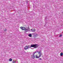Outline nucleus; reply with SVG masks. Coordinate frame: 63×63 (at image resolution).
Masks as SVG:
<instances>
[{"mask_svg": "<svg viewBox=\"0 0 63 63\" xmlns=\"http://www.w3.org/2000/svg\"><path fill=\"white\" fill-rule=\"evenodd\" d=\"M31 47H33L35 48H36L38 47V45L37 44H32Z\"/></svg>", "mask_w": 63, "mask_h": 63, "instance_id": "nucleus-1", "label": "nucleus"}, {"mask_svg": "<svg viewBox=\"0 0 63 63\" xmlns=\"http://www.w3.org/2000/svg\"><path fill=\"white\" fill-rule=\"evenodd\" d=\"M37 52H38V54H39L40 55L39 57H38L37 55H36L35 56L36 57V58H40V57H41V55H42V54L41 53H40V51L39 52L38 51H37Z\"/></svg>", "mask_w": 63, "mask_h": 63, "instance_id": "nucleus-2", "label": "nucleus"}, {"mask_svg": "<svg viewBox=\"0 0 63 63\" xmlns=\"http://www.w3.org/2000/svg\"><path fill=\"white\" fill-rule=\"evenodd\" d=\"M23 30H26V32H28V30H27V29H26V28H25V27H23Z\"/></svg>", "mask_w": 63, "mask_h": 63, "instance_id": "nucleus-3", "label": "nucleus"}, {"mask_svg": "<svg viewBox=\"0 0 63 63\" xmlns=\"http://www.w3.org/2000/svg\"><path fill=\"white\" fill-rule=\"evenodd\" d=\"M36 31V29H31V31L32 32H34Z\"/></svg>", "mask_w": 63, "mask_h": 63, "instance_id": "nucleus-4", "label": "nucleus"}, {"mask_svg": "<svg viewBox=\"0 0 63 63\" xmlns=\"http://www.w3.org/2000/svg\"><path fill=\"white\" fill-rule=\"evenodd\" d=\"M24 49H25V50H26V49H28V48L27 47V46H26L25 47H24Z\"/></svg>", "mask_w": 63, "mask_h": 63, "instance_id": "nucleus-5", "label": "nucleus"}, {"mask_svg": "<svg viewBox=\"0 0 63 63\" xmlns=\"http://www.w3.org/2000/svg\"><path fill=\"white\" fill-rule=\"evenodd\" d=\"M32 58H34L35 57V55L34 54H33L32 56Z\"/></svg>", "mask_w": 63, "mask_h": 63, "instance_id": "nucleus-6", "label": "nucleus"}, {"mask_svg": "<svg viewBox=\"0 0 63 63\" xmlns=\"http://www.w3.org/2000/svg\"><path fill=\"white\" fill-rule=\"evenodd\" d=\"M63 55V52L61 53H60V56H62V55Z\"/></svg>", "mask_w": 63, "mask_h": 63, "instance_id": "nucleus-7", "label": "nucleus"}, {"mask_svg": "<svg viewBox=\"0 0 63 63\" xmlns=\"http://www.w3.org/2000/svg\"><path fill=\"white\" fill-rule=\"evenodd\" d=\"M28 36L29 37H32V34H29L28 35Z\"/></svg>", "mask_w": 63, "mask_h": 63, "instance_id": "nucleus-8", "label": "nucleus"}, {"mask_svg": "<svg viewBox=\"0 0 63 63\" xmlns=\"http://www.w3.org/2000/svg\"><path fill=\"white\" fill-rule=\"evenodd\" d=\"M27 46L28 47V48H30V47H31V46H30V45H28V46Z\"/></svg>", "mask_w": 63, "mask_h": 63, "instance_id": "nucleus-9", "label": "nucleus"}, {"mask_svg": "<svg viewBox=\"0 0 63 63\" xmlns=\"http://www.w3.org/2000/svg\"><path fill=\"white\" fill-rule=\"evenodd\" d=\"M20 28H21V29H22V30H23V27H20Z\"/></svg>", "mask_w": 63, "mask_h": 63, "instance_id": "nucleus-10", "label": "nucleus"}, {"mask_svg": "<svg viewBox=\"0 0 63 63\" xmlns=\"http://www.w3.org/2000/svg\"><path fill=\"white\" fill-rule=\"evenodd\" d=\"M9 61H12V59L10 58L9 60Z\"/></svg>", "mask_w": 63, "mask_h": 63, "instance_id": "nucleus-11", "label": "nucleus"}, {"mask_svg": "<svg viewBox=\"0 0 63 63\" xmlns=\"http://www.w3.org/2000/svg\"><path fill=\"white\" fill-rule=\"evenodd\" d=\"M36 52H37L36 51V52H34L33 53V54H35V53H36Z\"/></svg>", "mask_w": 63, "mask_h": 63, "instance_id": "nucleus-12", "label": "nucleus"}, {"mask_svg": "<svg viewBox=\"0 0 63 63\" xmlns=\"http://www.w3.org/2000/svg\"><path fill=\"white\" fill-rule=\"evenodd\" d=\"M7 29H5V30H4V31H7Z\"/></svg>", "mask_w": 63, "mask_h": 63, "instance_id": "nucleus-13", "label": "nucleus"}, {"mask_svg": "<svg viewBox=\"0 0 63 63\" xmlns=\"http://www.w3.org/2000/svg\"><path fill=\"white\" fill-rule=\"evenodd\" d=\"M62 34H61L60 36H59V37H62Z\"/></svg>", "mask_w": 63, "mask_h": 63, "instance_id": "nucleus-14", "label": "nucleus"}, {"mask_svg": "<svg viewBox=\"0 0 63 63\" xmlns=\"http://www.w3.org/2000/svg\"><path fill=\"white\" fill-rule=\"evenodd\" d=\"M40 60H42V59L41 58H40L39 59Z\"/></svg>", "mask_w": 63, "mask_h": 63, "instance_id": "nucleus-15", "label": "nucleus"}]
</instances>
